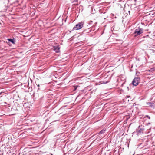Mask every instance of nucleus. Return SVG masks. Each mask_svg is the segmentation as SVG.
I'll use <instances>...</instances> for the list:
<instances>
[{"label": "nucleus", "instance_id": "nucleus-12", "mask_svg": "<svg viewBox=\"0 0 155 155\" xmlns=\"http://www.w3.org/2000/svg\"><path fill=\"white\" fill-rule=\"evenodd\" d=\"M129 144H128V146L129 147Z\"/></svg>", "mask_w": 155, "mask_h": 155}, {"label": "nucleus", "instance_id": "nucleus-8", "mask_svg": "<svg viewBox=\"0 0 155 155\" xmlns=\"http://www.w3.org/2000/svg\"><path fill=\"white\" fill-rule=\"evenodd\" d=\"M127 140H128L127 141V142H128V141H129V142H130V138H127Z\"/></svg>", "mask_w": 155, "mask_h": 155}, {"label": "nucleus", "instance_id": "nucleus-6", "mask_svg": "<svg viewBox=\"0 0 155 155\" xmlns=\"http://www.w3.org/2000/svg\"><path fill=\"white\" fill-rule=\"evenodd\" d=\"M8 40L9 41L12 42V43H13L14 44L15 43V41H14V40L13 39H8Z\"/></svg>", "mask_w": 155, "mask_h": 155}, {"label": "nucleus", "instance_id": "nucleus-9", "mask_svg": "<svg viewBox=\"0 0 155 155\" xmlns=\"http://www.w3.org/2000/svg\"><path fill=\"white\" fill-rule=\"evenodd\" d=\"M145 117H146L147 118H148L149 119H150V116H149L148 115H146Z\"/></svg>", "mask_w": 155, "mask_h": 155}, {"label": "nucleus", "instance_id": "nucleus-4", "mask_svg": "<svg viewBox=\"0 0 155 155\" xmlns=\"http://www.w3.org/2000/svg\"><path fill=\"white\" fill-rule=\"evenodd\" d=\"M60 48L58 47H54V50L56 52H59Z\"/></svg>", "mask_w": 155, "mask_h": 155}, {"label": "nucleus", "instance_id": "nucleus-5", "mask_svg": "<svg viewBox=\"0 0 155 155\" xmlns=\"http://www.w3.org/2000/svg\"><path fill=\"white\" fill-rule=\"evenodd\" d=\"M105 129H103L101 131H100L99 133H98V134L99 135H101L103 133H105Z\"/></svg>", "mask_w": 155, "mask_h": 155}, {"label": "nucleus", "instance_id": "nucleus-1", "mask_svg": "<svg viewBox=\"0 0 155 155\" xmlns=\"http://www.w3.org/2000/svg\"><path fill=\"white\" fill-rule=\"evenodd\" d=\"M83 25V23L82 22H80L76 25L73 28L74 30H77L82 28Z\"/></svg>", "mask_w": 155, "mask_h": 155}, {"label": "nucleus", "instance_id": "nucleus-2", "mask_svg": "<svg viewBox=\"0 0 155 155\" xmlns=\"http://www.w3.org/2000/svg\"><path fill=\"white\" fill-rule=\"evenodd\" d=\"M143 32V30L142 29L139 28L136 29L135 30V31L134 34H136L135 35V36L139 35L142 34Z\"/></svg>", "mask_w": 155, "mask_h": 155}, {"label": "nucleus", "instance_id": "nucleus-7", "mask_svg": "<svg viewBox=\"0 0 155 155\" xmlns=\"http://www.w3.org/2000/svg\"><path fill=\"white\" fill-rule=\"evenodd\" d=\"M137 132L138 133H143V130L142 129H140L139 130H137Z\"/></svg>", "mask_w": 155, "mask_h": 155}, {"label": "nucleus", "instance_id": "nucleus-10", "mask_svg": "<svg viewBox=\"0 0 155 155\" xmlns=\"http://www.w3.org/2000/svg\"><path fill=\"white\" fill-rule=\"evenodd\" d=\"M2 92L0 93V97H2V96H1V94H2Z\"/></svg>", "mask_w": 155, "mask_h": 155}, {"label": "nucleus", "instance_id": "nucleus-3", "mask_svg": "<svg viewBox=\"0 0 155 155\" xmlns=\"http://www.w3.org/2000/svg\"><path fill=\"white\" fill-rule=\"evenodd\" d=\"M140 79L138 78H135L132 82V84L134 86H136L139 84Z\"/></svg>", "mask_w": 155, "mask_h": 155}, {"label": "nucleus", "instance_id": "nucleus-11", "mask_svg": "<svg viewBox=\"0 0 155 155\" xmlns=\"http://www.w3.org/2000/svg\"><path fill=\"white\" fill-rule=\"evenodd\" d=\"M103 82L104 83H107V82H104V81H103Z\"/></svg>", "mask_w": 155, "mask_h": 155}]
</instances>
